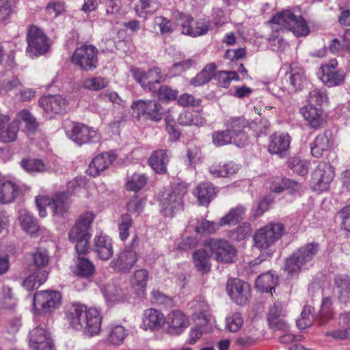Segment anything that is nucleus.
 <instances>
[{
  "instance_id": "obj_55",
  "label": "nucleus",
  "mask_w": 350,
  "mask_h": 350,
  "mask_svg": "<svg viewBox=\"0 0 350 350\" xmlns=\"http://www.w3.org/2000/svg\"><path fill=\"white\" fill-rule=\"evenodd\" d=\"M154 23L159 27L160 33L163 36H170L175 30V25L171 20L163 16H155L154 18Z\"/></svg>"
},
{
  "instance_id": "obj_59",
  "label": "nucleus",
  "mask_w": 350,
  "mask_h": 350,
  "mask_svg": "<svg viewBox=\"0 0 350 350\" xmlns=\"http://www.w3.org/2000/svg\"><path fill=\"white\" fill-rule=\"evenodd\" d=\"M313 310L314 308L310 306H306L304 308L300 318L297 320V325L299 329H305L312 324L314 319Z\"/></svg>"
},
{
  "instance_id": "obj_18",
  "label": "nucleus",
  "mask_w": 350,
  "mask_h": 350,
  "mask_svg": "<svg viewBox=\"0 0 350 350\" xmlns=\"http://www.w3.org/2000/svg\"><path fill=\"white\" fill-rule=\"evenodd\" d=\"M165 332L171 336H178L188 327L189 319L180 310H173L165 318Z\"/></svg>"
},
{
  "instance_id": "obj_47",
  "label": "nucleus",
  "mask_w": 350,
  "mask_h": 350,
  "mask_svg": "<svg viewBox=\"0 0 350 350\" xmlns=\"http://www.w3.org/2000/svg\"><path fill=\"white\" fill-rule=\"evenodd\" d=\"M21 166L29 174L41 173L46 171L44 163L39 159L25 158L21 161Z\"/></svg>"
},
{
  "instance_id": "obj_21",
  "label": "nucleus",
  "mask_w": 350,
  "mask_h": 350,
  "mask_svg": "<svg viewBox=\"0 0 350 350\" xmlns=\"http://www.w3.org/2000/svg\"><path fill=\"white\" fill-rule=\"evenodd\" d=\"M290 144L291 137L288 133H275L269 138L267 150L270 154L284 158L288 154Z\"/></svg>"
},
{
  "instance_id": "obj_25",
  "label": "nucleus",
  "mask_w": 350,
  "mask_h": 350,
  "mask_svg": "<svg viewBox=\"0 0 350 350\" xmlns=\"http://www.w3.org/2000/svg\"><path fill=\"white\" fill-rule=\"evenodd\" d=\"M300 113L312 129H320L325 123V116L321 107L307 105L300 109Z\"/></svg>"
},
{
  "instance_id": "obj_8",
  "label": "nucleus",
  "mask_w": 350,
  "mask_h": 350,
  "mask_svg": "<svg viewBox=\"0 0 350 350\" xmlns=\"http://www.w3.org/2000/svg\"><path fill=\"white\" fill-rule=\"evenodd\" d=\"M62 304V295L57 291H40L33 296V306L38 314L51 313Z\"/></svg>"
},
{
  "instance_id": "obj_5",
  "label": "nucleus",
  "mask_w": 350,
  "mask_h": 350,
  "mask_svg": "<svg viewBox=\"0 0 350 350\" xmlns=\"http://www.w3.org/2000/svg\"><path fill=\"white\" fill-rule=\"evenodd\" d=\"M26 40V52L31 58L43 55L51 49L50 38L42 29L34 25L29 26Z\"/></svg>"
},
{
  "instance_id": "obj_24",
  "label": "nucleus",
  "mask_w": 350,
  "mask_h": 350,
  "mask_svg": "<svg viewBox=\"0 0 350 350\" xmlns=\"http://www.w3.org/2000/svg\"><path fill=\"white\" fill-rule=\"evenodd\" d=\"M288 71L286 72L285 79L289 82L291 90H301L307 83L308 79L303 68L297 63H292L288 66Z\"/></svg>"
},
{
  "instance_id": "obj_7",
  "label": "nucleus",
  "mask_w": 350,
  "mask_h": 350,
  "mask_svg": "<svg viewBox=\"0 0 350 350\" xmlns=\"http://www.w3.org/2000/svg\"><path fill=\"white\" fill-rule=\"evenodd\" d=\"M270 22L289 29L297 36H306L309 33L308 27L303 17L296 16L289 10L278 12L271 18Z\"/></svg>"
},
{
  "instance_id": "obj_3",
  "label": "nucleus",
  "mask_w": 350,
  "mask_h": 350,
  "mask_svg": "<svg viewBox=\"0 0 350 350\" xmlns=\"http://www.w3.org/2000/svg\"><path fill=\"white\" fill-rule=\"evenodd\" d=\"M319 250V244L314 242L301 246L286 259L284 271L291 277L298 275L301 269L310 264Z\"/></svg>"
},
{
  "instance_id": "obj_58",
  "label": "nucleus",
  "mask_w": 350,
  "mask_h": 350,
  "mask_svg": "<svg viewBox=\"0 0 350 350\" xmlns=\"http://www.w3.org/2000/svg\"><path fill=\"white\" fill-rule=\"evenodd\" d=\"M327 96L325 89L315 88L308 94V105H319L321 106L323 103L327 102Z\"/></svg>"
},
{
  "instance_id": "obj_11",
  "label": "nucleus",
  "mask_w": 350,
  "mask_h": 350,
  "mask_svg": "<svg viewBox=\"0 0 350 350\" xmlns=\"http://www.w3.org/2000/svg\"><path fill=\"white\" fill-rule=\"evenodd\" d=\"M224 126L234 138V145L244 147L248 144L245 129L249 126V121L244 117H231L225 122Z\"/></svg>"
},
{
  "instance_id": "obj_60",
  "label": "nucleus",
  "mask_w": 350,
  "mask_h": 350,
  "mask_svg": "<svg viewBox=\"0 0 350 350\" xmlns=\"http://www.w3.org/2000/svg\"><path fill=\"white\" fill-rule=\"evenodd\" d=\"M126 336V330L124 327L116 325L111 328L108 340L113 345H120L123 342Z\"/></svg>"
},
{
  "instance_id": "obj_63",
  "label": "nucleus",
  "mask_w": 350,
  "mask_h": 350,
  "mask_svg": "<svg viewBox=\"0 0 350 350\" xmlns=\"http://www.w3.org/2000/svg\"><path fill=\"white\" fill-rule=\"evenodd\" d=\"M251 226L249 223H243L239 225L235 230L230 233V237L234 240L240 241L245 239L251 232Z\"/></svg>"
},
{
  "instance_id": "obj_51",
  "label": "nucleus",
  "mask_w": 350,
  "mask_h": 350,
  "mask_svg": "<svg viewBox=\"0 0 350 350\" xmlns=\"http://www.w3.org/2000/svg\"><path fill=\"white\" fill-rule=\"evenodd\" d=\"M178 120L181 125L202 126L205 124L204 118L200 117L198 113L193 115L189 111H185L180 113Z\"/></svg>"
},
{
  "instance_id": "obj_2",
  "label": "nucleus",
  "mask_w": 350,
  "mask_h": 350,
  "mask_svg": "<svg viewBox=\"0 0 350 350\" xmlns=\"http://www.w3.org/2000/svg\"><path fill=\"white\" fill-rule=\"evenodd\" d=\"M94 219V215L92 212H85L79 217L69 232V239L76 243L75 250L78 256H82L89 251V239L91 234L88 230Z\"/></svg>"
},
{
  "instance_id": "obj_1",
  "label": "nucleus",
  "mask_w": 350,
  "mask_h": 350,
  "mask_svg": "<svg viewBox=\"0 0 350 350\" xmlns=\"http://www.w3.org/2000/svg\"><path fill=\"white\" fill-rule=\"evenodd\" d=\"M285 231L281 223H270L257 230L253 237L254 246L260 251L256 261L269 260L275 251V243Z\"/></svg>"
},
{
  "instance_id": "obj_12",
  "label": "nucleus",
  "mask_w": 350,
  "mask_h": 350,
  "mask_svg": "<svg viewBox=\"0 0 350 350\" xmlns=\"http://www.w3.org/2000/svg\"><path fill=\"white\" fill-rule=\"evenodd\" d=\"M139 258V254L132 249H124L119 252L109 262V267L115 271L129 273Z\"/></svg>"
},
{
  "instance_id": "obj_17",
  "label": "nucleus",
  "mask_w": 350,
  "mask_h": 350,
  "mask_svg": "<svg viewBox=\"0 0 350 350\" xmlns=\"http://www.w3.org/2000/svg\"><path fill=\"white\" fill-rule=\"evenodd\" d=\"M211 254L221 262H232L236 256L235 248L225 240H211L209 243Z\"/></svg>"
},
{
  "instance_id": "obj_23",
  "label": "nucleus",
  "mask_w": 350,
  "mask_h": 350,
  "mask_svg": "<svg viewBox=\"0 0 350 350\" xmlns=\"http://www.w3.org/2000/svg\"><path fill=\"white\" fill-rule=\"evenodd\" d=\"M93 252L102 260H108L113 254V241L105 234H96L94 238Z\"/></svg>"
},
{
  "instance_id": "obj_40",
  "label": "nucleus",
  "mask_w": 350,
  "mask_h": 350,
  "mask_svg": "<svg viewBox=\"0 0 350 350\" xmlns=\"http://www.w3.org/2000/svg\"><path fill=\"white\" fill-rule=\"evenodd\" d=\"M328 67L321 66L322 75L320 78L328 87L340 85L345 81V72L342 70L329 71Z\"/></svg>"
},
{
  "instance_id": "obj_50",
  "label": "nucleus",
  "mask_w": 350,
  "mask_h": 350,
  "mask_svg": "<svg viewBox=\"0 0 350 350\" xmlns=\"http://www.w3.org/2000/svg\"><path fill=\"white\" fill-rule=\"evenodd\" d=\"M109 80L107 77L98 76L85 79L83 81L84 88L92 91H98L108 86Z\"/></svg>"
},
{
  "instance_id": "obj_54",
  "label": "nucleus",
  "mask_w": 350,
  "mask_h": 350,
  "mask_svg": "<svg viewBox=\"0 0 350 350\" xmlns=\"http://www.w3.org/2000/svg\"><path fill=\"white\" fill-rule=\"evenodd\" d=\"M215 76L217 85L225 88L229 87L232 80H239V77L236 71H219Z\"/></svg>"
},
{
  "instance_id": "obj_42",
  "label": "nucleus",
  "mask_w": 350,
  "mask_h": 350,
  "mask_svg": "<svg viewBox=\"0 0 350 350\" xmlns=\"http://www.w3.org/2000/svg\"><path fill=\"white\" fill-rule=\"evenodd\" d=\"M245 215V208L242 205H237L232 208L224 217H222L219 222V226H234L242 221Z\"/></svg>"
},
{
  "instance_id": "obj_26",
  "label": "nucleus",
  "mask_w": 350,
  "mask_h": 350,
  "mask_svg": "<svg viewBox=\"0 0 350 350\" xmlns=\"http://www.w3.org/2000/svg\"><path fill=\"white\" fill-rule=\"evenodd\" d=\"M25 186H20L10 180H0V203L12 202L21 193L25 191Z\"/></svg>"
},
{
  "instance_id": "obj_30",
  "label": "nucleus",
  "mask_w": 350,
  "mask_h": 350,
  "mask_svg": "<svg viewBox=\"0 0 350 350\" xmlns=\"http://www.w3.org/2000/svg\"><path fill=\"white\" fill-rule=\"evenodd\" d=\"M170 152L167 150L159 149L154 150L148 159V164L159 174L167 173V165L170 161Z\"/></svg>"
},
{
  "instance_id": "obj_15",
  "label": "nucleus",
  "mask_w": 350,
  "mask_h": 350,
  "mask_svg": "<svg viewBox=\"0 0 350 350\" xmlns=\"http://www.w3.org/2000/svg\"><path fill=\"white\" fill-rule=\"evenodd\" d=\"M228 295L238 305H244L250 296V286L238 278H230L227 282Z\"/></svg>"
},
{
  "instance_id": "obj_36",
  "label": "nucleus",
  "mask_w": 350,
  "mask_h": 350,
  "mask_svg": "<svg viewBox=\"0 0 350 350\" xmlns=\"http://www.w3.org/2000/svg\"><path fill=\"white\" fill-rule=\"evenodd\" d=\"M195 268L201 274L208 273L211 269V256L204 249H199L192 254Z\"/></svg>"
},
{
  "instance_id": "obj_22",
  "label": "nucleus",
  "mask_w": 350,
  "mask_h": 350,
  "mask_svg": "<svg viewBox=\"0 0 350 350\" xmlns=\"http://www.w3.org/2000/svg\"><path fill=\"white\" fill-rule=\"evenodd\" d=\"M39 105L43 109L49 118L63 113L66 109V100L60 95H48L39 100Z\"/></svg>"
},
{
  "instance_id": "obj_62",
  "label": "nucleus",
  "mask_w": 350,
  "mask_h": 350,
  "mask_svg": "<svg viewBox=\"0 0 350 350\" xmlns=\"http://www.w3.org/2000/svg\"><path fill=\"white\" fill-rule=\"evenodd\" d=\"M194 231L198 234H211L217 230V224L208 220H197Z\"/></svg>"
},
{
  "instance_id": "obj_6",
  "label": "nucleus",
  "mask_w": 350,
  "mask_h": 350,
  "mask_svg": "<svg viewBox=\"0 0 350 350\" xmlns=\"http://www.w3.org/2000/svg\"><path fill=\"white\" fill-rule=\"evenodd\" d=\"M98 51L92 44H82L73 52L70 61L83 71H92L98 67Z\"/></svg>"
},
{
  "instance_id": "obj_13",
  "label": "nucleus",
  "mask_w": 350,
  "mask_h": 350,
  "mask_svg": "<svg viewBox=\"0 0 350 350\" xmlns=\"http://www.w3.org/2000/svg\"><path fill=\"white\" fill-rule=\"evenodd\" d=\"M181 22L182 33L191 37H197L207 33L210 29L208 22L204 21H195L192 16L178 12L175 16Z\"/></svg>"
},
{
  "instance_id": "obj_41",
  "label": "nucleus",
  "mask_w": 350,
  "mask_h": 350,
  "mask_svg": "<svg viewBox=\"0 0 350 350\" xmlns=\"http://www.w3.org/2000/svg\"><path fill=\"white\" fill-rule=\"evenodd\" d=\"M193 193L201 205H208L215 195V189L208 183H201L196 187Z\"/></svg>"
},
{
  "instance_id": "obj_56",
  "label": "nucleus",
  "mask_w": 350,
  "mask_h": 350,
  "mask_svg": "<svg viewBox=\"0 0 350 350\" xmlns=\"http://www.w3.org/2000/svg\"><path fill=\"white\" fill-rule=\"evenodd\" d=\"M19 131V126L14 120L8 126V127L0 132V141L4 143L14 142L17 138V134Z\"/></svg>"
},
{
  "instance_id": "obj_20",
  "label": "nucleus",
  "mask_w": 350,
  "mask_h": 350,
  "mask_svg": "<svg viewBox=\"0 0 350 350\" xmlns=\"http://www.w3.org/2000/svg\"><path fill=\"white\" fill-rule=\"evenodd\" d=\"M132 107L139 114L146 116L151 120L158 122L162 119V107L157 100H139L133 103Z\"/></svg>"
},
{
  "instance_id": "obj_53",
  "label": "nucleus",
  "mask_w": 350,
  "mask_h": 350,
  "mask_svg": "<svg viewBox=\"0 0 350 350\" xmlns=\"http://www.w3.org/2000/svg\"><path fill=\"white\" fill-rule=\"evenodd\" d=\"M133 224V219L128 213L122 214L118 221L119 237L124 241L129 236V228Z\"/></svg>"
},
{
  "instance_id": "obj_32",
  "label": "nucleus",
  "mask_w": 350,
  "mask_h": 350,
  "mask_svg": "<svg viewBox=\"0 0 350 350\" xmlns=\"http://www.w3.org/2000/svg\"><path fill=\"white\" fill-rule=\"evenodd\" d=\"M332 131H325L323 133L319 134L314 142L310 144V152L314 157L319 158L323 156L325 152L328 151L331 146Z\"/></svg>"
},
{
  "instance_id": "obj_31",
  "label": "nucleus",
  "mask_w": 350,
  "mask_h": 350,
  "mask_svg": "<svg viewBox=\"0 0 350 350\" xmlns=\"http://www.w3.org/2000/svg\"><path fill=\"white\" fill-rule=\"evenodd\" d=\"M165 322L163 314L154 308H149L144 311L142 328L144 330L155 331L159 329Z\"/></svg>"
},
{
  "instance_id": "obj_48",
  "label": "nucleus",
  "mask_w": 350,
  "mask_h": 350,
  "mask_svg": "<svg viewBox=\"0 0 350 350\" xmlns=\"http://www.w3.org/2000/svg\"><path fill=\"white\" fill-rule=\"evenodd\" d=\"M277 278L270 272L262 274L256 280V287L262 292H271L274 289Z\"/></svg>"
},
{
  "instance_id": "obj_61",
  "label": "nucleus",
  "mask_w": 350,
  "mask_h": 350,
  "mask_svg": "<svg viewBox=\"0 0 350 350\" xmlns=\"http://www.w3.org/2000/svg\"><path fill=\"white\" fill-rule=\"evenodd\" d=\"M243 320L240 313H234L226 318V327L232 332H237L243 325Z\"/></svg>"
},
{
  "instance_id": "obj_57",
  "label": "nucleus",
  "mask_w": 350,
  "mask_h": 350,
  "mask_svg": "<svg viewBox=\"0 0 350 350\" xmlns=\"http://www.w3.org/2000/svg\"><path fill=\"white\" fill-rule=\"evenodd\" d=\"M310 164L309 161L295 157L289 161L288 167L295 173L300 176H305L308 172Z\"/></svg>"
},
{
  "instance_id": "obj_29",
  "label": "nucleus",
  "mask_w": 350,
  "mask_h": 350,
  "mask_svg": "<svg viewBox=\"0 0 350 350\" xmlns=\"http://www.w3.org/2000/svg\"><path fill=\"white\" fill-rule=\"evenodd\" d=\"M116 159V155L113 152H103L95 157L89 165L88 173L93 177H96L105 170Z\"/></svg>"
},
{
  "instance_id": "obj_27",
  "label": "nucleus",
  "mask_w": 350,
  "mask_h": 350,
  "mask_svg": "<svg viewBox=\"0 0 350 350\" xmlns=\"http://www.w3.org/2000/svg\"><path fill=\"white\" fill-rule=\"evenodd\" d=\"M333 292L338 301L347 304L350 301V277L338 274L334 277Z\"/></svg>"
},
{
  "instance_id": "obj_52",
  "label": "nucleus",
  "mask_w": 350,
  "mask_h": 350,
  "mask_svg": "<svg viewBox=\"0 0 350 350\" xmlns=\"http://www.w3.org/2000/svg\"><path fill=\"white\" fill-rule=\"evenodd\" d=\"M212 141L214 145L217 147L234 144V138L226 129L222 131H214L212 133Z\"/></svg>"
},
{
  "instance_id": "obj_37",
  "label": "nucleus",
  "mask_w": 350,
  "mask_h": 350,
  "mask_svg": "<svg viewBox=\"0 0 350 350\" xmlns=\"http://www.w3.org/2000/svg\"><path fill=\"white\" fill-rule=\"evenodd\" d=\"M75 265L74 273L76 275L88 280L94 277L96 268L90 260L83 256H78Z\"/></svg>"
},
{
  "instance_id": "obj_34",
  "label": "nucleus",
  "mask_w": 350,
  "mask_h": 350,
  "mask_svg": "<svg viewBox=\"0 0 350 350\" xmlns=\"http://www.w3.org/2000/svg\"><path fill=\"white\" fill-rule=\"evenodd\" d=\"M18 217L22 229L30 236L36 237L38 232L42 230L36 218L27 210L21 209Z\"/></svg>"
},
{
  "instance_id": "obj_19",
  "label": "nucleus",
  "mask_w": 350,
  "mask_h": 350,
  "mask_svg": "<svg viewBox=\"0 0 350 350\" xmlns=\"http://www.w3.org/2000/svg\"><path fill=\"white\" fill-rule=\"evenodd\" d=\"M29 345L36 350H55L50 333L39 325L29 332Z\"/></svg>"
},
{
  "instance_id": "obj_49",
  "label": "nucleus",
  "mask_w": 350,
  "mask_h": 350,
  "mask_svg": "<svg viewBox=\"0 0 350 350\" xmlns=\"http://www.w3.org/2000/svg\"><path fill=\"white\" fill-rule=\"evenodd\" d=\"M14 120L16 121L18 126L21 121L24 122L27 131L31 133L36 131L38 128V122L36 118L27 109L19 111L14 118Z\"/></svg>"
},
{
  "instance_id": "obj_64",
  "label": "nucleus",
  "mask_w": 350,
  "mask_h": 350,
  "mask_svg": "<svg viewBox=\"0 0 350 350\" xmlns=\"http://www.w3.org/2000/svg\"><path fill=\"white\" fill-rule=\"evenodd\" d=\"M178 92L167 85H162L158 90V96L162 100H172L177 98Z\"/></svg>"
},
{
  "instance_id": "obj_46",
  "label": "nucleus",
  "mask_w": 350,
  "mask_h": 350,
  "mask_svg": "<svg viewBox=\"0 0 350 350\" xmlns=\"http://www.w3.org/2000/svg\"><path fill=\"white\" fill-rule=\"evenodd\" d=\"M31 262L30 269L33 271L36 272L46 267L49 262V256L47 251L44 249L37 250L32 254Z\"/></svg>"
},
{
  "instance_id": "obj_43",
  "label": "nucleus",
  "mask_w": 350,
  "mask_h": 350,
  "mask_svg": "<svg viewBox=\"0 0 350 350\" xmlns=\"http://www.w3.org/2000/svg\"><path fill=\"white\" fill-rule=\"evenodd\" d=\"M217 66L215 63L207 64L202 71L190 81V84L195 87L208 83L215 75Z\"/></svg>"
},
{
  "instance_id": "obj_45",
  "label": "nucleus",
  "mask_w": 350,
  "mask_h": 350,
  "mask_svg": "<svg viewBox=\"0 0 350 350\" xmlns=\"http://www.w3.org/2000/svg\"><path fill=\"white\" fill-rule=\"evenodd\" d=\"M148 180V178L145 174L134 173L127 178L126 189L137 193L146 185Z\"/></svg>"
},
{
  "instance_id": "obj_44",
  "label": "nucleus",
  "mask_w": 350,
  "mask_h": 350,
  "mask_svg": "<svg viewBox=\"0 0 350 350\" xmlns=\"http://www.w3.org/2000/svg\"><path fill=\"white\" fill-rule=\"evenodd\" d=\"M160 5L159 0H139V4L135 6V12L139 17L146 18L148 15L153 14Z\"/></svg>"
},
{
  "instance_id": "obj_16",
  "label": "nucleus",
  "mask_w": 350,
  "mask_h": 350,
  "mask_svg": "<svg viewBox=\"0 0 350 350\" xmlns=\"http://www.w3.org/2000/svg\"><path fill=\"white\" fill-rule=\"evenodd\" d=\"M83 331L85 335L93 336L97 335L100 331L102 317L100 311L94 307H88L84 305Z\"/></svg>"
},
{
  "instance_id": "obj_9",
  "label": "nucleus",
  "mask_w": 350,
  "mask_h": 350,
  "mask_svg": "<svg viewBox=\"0 0 350 350\" xmlns=\"http://www.w3.org/2000/svg\"><path fill=\"white\" fill-rule=\"evenodd\" d=\"M130 72L134 79L144 90L155 92L157 85L161 81V70L159 67H153L146 72L139 68L132 66Z\"/></svg>"
},
{
  "instance_id": "obj_28",
  "label": "nucleus",
  "mask_w": 350,
  "mask_h": 350,
  "mask_svg": "<svg viewBox=\"0 0 350 350\" xmlns=\"http://www.w3.org/2000/svg\"><path fill=\"white\" fill-rule=\"evenodd\" d=\"M84 304L75 303L68 306L64 308V319L67 323L76 330L83 329V323H84L83 314Z\"/></svg>"
},
{
  "instance_id": "obj_33",
  "label": "nucleus",
  "mask_w": 350,
  "mask_h": 350,
  "mask_svg": "<svg viewBox=\"0 0 350 350\" xmlns=\"http://www.w3.org/2000/svg\"><path fill=\"white\" fill-rule=\"evenodd\" d=\"M103 293L108 305L112 306L127 300V290L120 288L113 283H108L105 285Z\"/></svg>"
},
{
  "instance_id": "obj_14",
  "label": "nucleus",
  "mask_w": 350,
  "mask_h": 350,
  "mask_svg": "<svg viewBox=\"0 0 350 350\" xmlns=\"http://www.w3.org/2000/svg\"><path fill=\"white\" fill-rule=\"evenodd\" d=\"M66 133L73 142L80 146L100 141V135L96 130L81 123H74L72 129L67 131Z\"/></svg>"
},
{
  "instance_id": "obj_4",
  "label": "nucleus",
  "mask_w": 350,
  "mask_h": 350,
  "mask_svg": "<svg viewBox=\"0 0 350 350\" xmlns=\"http://www.w3.org/2000/svg\"><path fill=\"white\" fill-rule=\"evenodd\" d=\"M187 191V186L183 183H178L161 196L160 205L165 217H173L183 210V197Z\"/></svg>"
},
{
  "instance_id": "obj_38",
  "label": "nucleus",
  "mask_w": 350,
  "mask_h": 350,
  "mask_svg": "<svg viewBox=\"0 0 350 350\" xmlns=\"http://www.w3.org/2000/svg\"><path fill=\"white\" fill-rule=\"evenodd\" d=\"M148 279V272L146 269H140L134 271L131 278V284L138 297L144 295L147 286Z\"/></svg>"
},
{
  "instance_id": "obj_35",
  "label": "nucleus",
  "mask_w": 350,
  "mask_h": 350,
  "mask_svg": "<svg viewBox=\"0 0 350 350\" xmlns=\"http://www.w3.org/2000/svg\"><path fill=\"white\" fill-rule=\"evenodd\" d=\"M70 194L68 191L57 192L49 198L50 208L55 215H62L68 210Z\"/></svg>"
},
{
  "instance_id": "obj_10",
  "label": "nucleus",
  "mask_w": 350,
  "mask_h": 350,
  "mask_svg": "<svg viewBox=\"0 0 350 350\" xmlns=\"http://www.w3.org/2000/svg\"><path fill=\"white\" fill-rule=\"evenodd\" d=\"M334 176L332 165L325 161L320 162L312 174L310 185L312 189L321 192L327 190Z\"/></svg>"
},
{
  "instance_id": "obj_39",
  "label": "nucleus",
  "mask_w": 350,
  "mask_h": 350,
  "mask_svg": "<svg viewBox=\"0 0 350 350\" xmlns=\"http://www.w3.org/2000/svg\"><path fill=\"white\" fill-rule=\"evenodd\" d=\"M239 170V165L230 161L225 163H215L209 167L210 173L214 177H228L237 174Z\"/></svg>"
}]
</instances>
